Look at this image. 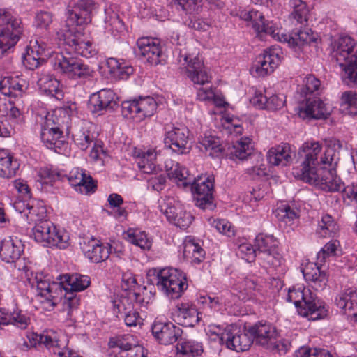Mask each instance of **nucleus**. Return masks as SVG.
Returning a JSON list of instances; mask_svg holds the SVG:
<instances>
[{"label":"nucleus","mask_w":357,"mask_h":357,"mask_svg":"<svg viewBox=\"0 0 357 357\" xmlns=\"http://www.w3.org/2000/svg\"><path fill=\"white\" fill-rule=\"evenodd\" d=\"M189 131L186 128L172 127L166 130L164 144L173 152L178 154H185L189 152L188 144Z\"/></svg>","instance_id":"19"},{"label":"nucleus","mask_w":357,"mask_h":357,"mask_svg":"<svg viewBox=\"0 0 357 357\" xmlns=\"http://www.w3.org/2000/svg\"><path fill=\"white\" fill-rule=\"evenodd\" d=\"M108 345L112 349L110 357H146L145 349L134 344L132 336L130 335L111 337Z\"/></svg>","instance_id":"12"},{"label":"nucleus","mask_w":357,"mask_h":357,"mask_svg":"<svg viewBox=\"0 0 357 357\" xmlns=\"http://www.w3.org/2000/svg\"><path fill=\"white\" fill-rule=\"evenodd\" d=\"M354 40L349 36H341L332 43V56L339 65L351 59L352 56H357L354 51Z\"/></svg>","instance_id":"24"},{"label":"nucleus","mask_w":357,"mask_h":357,"mask_svg":"<svg viewBox=\"0 0 357 357\" xmlns=\"http://www.w3.org/2000/svg\"><path fill=\"white\" fill-rule=\"evenodd\" d=\"M335 303L357 322V291L355 289L348 288L340 292L335 297Z\"/></svg>","instance_id":"27"},{"label":"nucleus","mask_w":357,"mask_h":357,"mask_svg":"<svg viewBox=\"0 0 357 357\" xmlns=\"http://www.w3.org/2000/svg\"><path fill=\"white\" fill-rule=\"evenodd\" d=\"M287 300L294 303L298 313L308 319L317 320L326 316L324 303L308 288L289 289Z\"/></svg>","instance_id":"3"},{"label":"nucleus","mask_w":357,"mask_h":357,"mask_svg":"<svg viewBox=\"0 0 357 357\" xmlns=\"http://www.w3.org/2000/svg\"><path fill=\"white\" fill-rule=\"evenodd\" d=\"M331 107L319 98H306L305 102L298 107V114L303 119H326L330 115Z\"/></svg>","instance_id":"20"},{"label":"nucleus","mask_w":357,"mask_h":357,"mask_svg":"<svg viewBox=\"0 0 357 357\" xmlns=\"http://www.w3.org/2000/svg\"><path fill=\"white\" fill-rule=\"evenodd\" d=\"M240 17L250 21L252 28L261 38L268 35L273 39L287 43L292 47H298L304 52H307L310 46L317 47V34L306 25L295 27L290 34L280 33L279 29L272 22L266 23L264 15L257 10H250L240 14Z\"/></svg>","instance_id":"2"},{"label":"nucleus","mask_w":357,"mask_h":357,"mask_svg":"<svg viewBox=\"0 0 357 357\" xmlns=\"http://www.w3.org/2000/svg\"><path fill=\"white\" fill-rule=\"evenodd\" d=\"M165 167L169 178L176 182L178 185L186 188L195 181V177L178 162L171 161L170 164L166 163Z\"/></svg>","instance_id":"31"},{"label":"nucleus","mask_w":357,"mask_h":357,"mask_svg":"<svg viewBox=\"0 0 357 357\" xmlns=\"http://www.w3.org/2000/svg\"><path fill=\"white\" fill-rule=\"evenodd\" d=\"M183 257L194 264H200L205 258V251L195 240L190 236L183 242Z\"/></svg>","instance_id":"36"},{"label":"nucleus","mask_w":357,"mask_h":357,"mask_svg":"<svg viewBox=\"0 0 357 357\" xmlns=\"http://www.w3.org/2000/svg\"><path fill=\"white\" fill-rule=\"evenodd\" d=\"M237 254L248 262L254 261L258 257L257 248H254L249 243H241L238 248Z\"/></svg>","instance_id":"58"},{"label":"nucleus","mask_w":357,"mask_h":357,"mask_svg":"<svg viewBox=\"0 0 357 357\" xmlns=\"http://www.w3.org/2000/svg\"><path fill=\"white\" fill-rule=\"evenodd\" d=\"M54 68L73 79H86L93 76L94 70L82 60L57 53L54 59Z\"/></svg>","instance_id":"7"},{"label":"nucleus","mask_w":357,"mask_h":357,"mask_svg":"<svg viewBox=\"0 0 357 357\" xmlns=\"http://www.w3.org/2000/svg\"><path fill=\"white\" fill-rule=\"evenodd\" d=\"M147 276H153V279H150L151 282L155 284L158 290L172 299L180 298L188 288L185 274L177 268H165L159 271L150 270Z\"/></svg>","instance_id":"4"},{"label":"nucleus","mask_w":357,"mask_h":357,"mask_svg":"<svg viewBox=\"0 0 357 357\" xmlns=\"http://www.w3.org/2000/svg\"><path fill=\"white\" fill-rule=\"evenodd\" d=\"M214 340H218L220 344H225L226 347L237 352L245 351L249 349L253 343V338L250 333L245 331L226 330L220 335L216 332Z\"/></svg>","instance_id":"14"},{"label":"nucleus","mask_w":357,"mask_h":357,"mask_svg":"<svg viewBox=\"0 0 357 357\" xmlns=\"http://www.w3.org/2000/svg\"><path fill=\"white\" fill-rule=\"evenodd\" d=\"M38 176L39 177L38 180V181L48 184L54 181L57 178L60 179L61 174L59 172H56L52 168L45 167L40 169Z\"/></svg>","instance_id":"59"},{"label":"nucleus","mask_w":357,"mask_h":357,"mask_svg":"<svg viewBox=\"0 0 357 357\" xmlns=\"http://www.w3.org/2000/svg\"><path fill=\"white\" fill-rule=\"evenodd\" d=\"M106 17L105 22L106 23V29L114 36L124 31V23L119 18L117 13L114 12L112 8H109L105 10Z\"/></svg>","instance_id":"45"},{"label":"nucleus","mask_w":357,"mask_h":357,"mask_svg":"<svg viewBox=\"0 0 357 357\" xmlns=\"http://www.w3.org/2000/svg\"><path fill=\"white\" fill-rule=\"evenodd\" d=\"M132 309V303L128 298L123 297L114 301V311L119 319L124 314L130 313Z\"/></svg>","instance_id":"57"},{"label":"nucleus","mask_w":357,"mask_h":357,"mask_svg":"<svg viewBox=\"0 0 357 357\" xmlns=\"http://www.w3.org/2000/svg\"><path fill=\"white\" fill-rule=\"evenodd\" d=\"M123 238L129 243L139 247L144 250H149L151 248V242L146 234L137 229L130 228L123 233Z\"/></svg>","instance_id":"40"},{"label":"nucleus","mask_w":357,"mask_h":357,"mask_svg":"<svg viewBox=\"0 0 357 357\" xmlns=\"http://www.w3.org/2000/svg\"><path fill=\"white\" fill-rule=\"evenodd\" d=\"M38 58L39 56H36L35 54L26 49V53L22 58L23 65L26 68L33 70L45 62L43 60L38 59Z\"/></svg>","instance_id":"63"},{"label":"nucleus","mask_w":357,"mask_h":357,"mask_svg":"<svg viewBox=\"0 0 357 357\" xmlns=\"http://www.w3.org/2000/svg\"><path fill=\"white\" fill-rule=\"evenodd\" d=\"M68 180L70 185L82 194L93 192L96 188L92 177L79 168L73 169L68 176Z\"/></svg>","instance_id":"26"},{"label":"nucleus","mask_w":357,"mask_h":357,"mask_svg":"<svg viewBox=\"0 0 357 357\" xmlns=\"http://www.w3.org/2000/svg\"><path fill=\"white\" fill-rule=\"evenodd\" d=\"M282 51L278 47H273L259 54L253 63L250 70L254 76L264 77L273 72L282 59Z\"/></svg>","instance_id":"15"},{"label":"nucleus","mask_w":357,"mask_h":357,"mask_svg":"<svg viewBox=\"0 0 357 357\" xmlns=\"http://www.w3.org/2000/svg\"><path fill=\"white\" fill-rule=\"evenodd\" d=\"M158 171L149 174H151V177L148 179V184L153 190L160 192L166 185V178L163 174H158Z\"/></svg>","instance_id":"60"},{"label":"nucleus","mask_w":357,"mask_h":357,"mask_svg":"<svg viewBox=\"0 0 357 357\" xmlns=\"http://www.w3.org/2000/svg\"><path fill=\"white\" fill-rule=\"evenodd\" d=\"M39 89L45 94L61 100L63 97V93L60 88V82L52 75L49 73L40 74L38 79Z\"/></svg>","instance_id":"33"},{"label":"nucleus","mask_w":357,"mask_h":357,"mask_svg":"<svg viewBox=\"0 0 357 357\" xmlns=\"http://www.w3.org/2000/svg\"><path fill=\"white\" fill-rule=\"evenodd\" d=\"M320 86V81L312 75H307L303 79V85L301 93L307 95L318 90Z\"/></svg>","instance_id":"61"},{"label":"nucleus","mask_w":357,"mask_h":357,"mask_svg":"<svg viewBox=\"0 0 357 357\" xmlns=\"http://www.w3.org/2000/svg\"><path fill=\"white\" fill-rule=\"evenodd\" d=\"M45 209L41 207L35 226L32 229L34 240L46 247H56L64 249L69 245V237L66 234L60 233L56 227L49 220H43L45 216Z\"/></svg>","instance_id":"5"},{"label":"nucleus","mask_w":357,"mask_h":357,"mask_svg":"<svg viewBox=\"0 0 357 357\" xmlns=\"http://www.w3.org/2000/svg\"><path fill=\"white\" fill-rule=\"evenodd\" d=\"M258 257L263 261L264 266L271 268L275 271H278L281 268L283 262V259L278 252L277 249L273 252H264Z\"/></svg>","instance_id":"53"},{"label":"nucleus","mask_w":357,"mask_h":357,"mask_svg":"<svg viewBox=\"0 0 357 357\" xmlns=\"http://www.w3.org/2000/svg\"><path fill=\"white\" fill-rule=\"evenodd\" d=\"M343 203L347 206L357 205V181L347 185H344L342 190Z\"/></svg>","instance_id":"54"},{"label":"nucleus","mask_w":357,"mask_h":357,"mask_svg":"<svg viewBox=\"0 0 357 357\" xmlns=\"http://www.w3.org/2000/svg\"><path fill=\"white\" fill-rule=\"evenodd\" d=\"M133 156L139 169L144 174L154 173L159 170L157 166V158L160 154V151L156 147H149L144 149H135Z\"/></svg>","instance_id":"21"},{"label":"nucleus","mask_w":357,"mask_h":357,"mask_svg":"<svg viewBox=\"0 0 357 357\" xmlns=\"http://www.w3.org/2000/svg\"><path fill=\"white\" fill-rule=\"evenodd\" d=\"M24 31L20 19L0 9V59L19 40Z\"/></svg>","instance_id":"6"},{"label":"nucleus","mask_w":357,"mask_h":357,"mask_svg":"<svg viewBox=\"0 0 357 357\" xmlns=\"http://www.w3.org/2000/svg\"><path fill=\"white\" fill-rule=\"evenodd\" d=\"M75 144L81 149L86 150L91 144L94 143L96 137L86 128H82L73 135Z\"/></svg>","instance_id":"49"},{"label":"nucleus","mask_w":357,"mask_h":357,"mask_svg":"<svg viewBox=\"0 0 357 357\" xmlns=\"http://www.w3.org/2000/svg\"><path fill=\"white\" fill-rule=\"evenodd\" d=\"M136 52L144 57L151 65H158L165 62L166 56L160 40L156 38L142 37L137 41Z\"/></svg>","instance_id":"16"},{"label":"nucleus","mask_w":357,"mask_h":357,"mask_svg":"<svg viewBox=\"0 0 357 357\" xmlns=\"http://www.w3.org/2000/svg\"><path fill=\"white\" fill-rule=\"evenodd\" d=\"M107 65L110 74L119 79H127L134 72L133 68L124 61L109 58Z\"/></svg>","instance_id":"39"},{"label":"nucleus","mask_w":357,"mask_h":357,"mask_svg":"<svg viewBox=\"0 0 357 357\" xmlns=\"http://www.w3.org/2000/svg\"><path fill=\"white\" fill-rule=\"evenodd\" d=\"M14 207L20 213H24L30 222L37 220L36 217L38 215V211H40V208L30 206L29 204H26L22 201L15 202Z\"/></svg>","instance_id":"55"},{"label":"nucleus","mask_w":357,"mask_h":357,"mask_svg":"<svg viewBox=\"0 0 357 357\" xmlns=\"http://www.w3.org/2000/svg\"><path fill=\"white\" fill-rule=\"evenodd\" d=\"M40 138L47 148L58 153L61 151V146L64 145L65 142V137L61 129L50 130L41 128Z\"/></svg>","instance_id":"38"},{"label":"nucleus","mask_w":357,"mask_h":357,"mask_svg":"<svg viewBox=\"0 0 357 357\" xmlns=\"http://www.w3.org/2000/svg\"><path fill=\"white\" fill-rule=\"evenodd\" d=\"M36 26L47 29L52 23L53 15L50 12L40 11L35 17Z\"/></svg>","instance_id":"64"},{"label":"nucleus","mask_w":357,"mask_h":357,"mask_svg":"<svg viewBox=\"0 0 357 357\" xmlns=\"http://www.w3.org/2000/svg\"><path fill=\"white\" fill-rule=\"evenodd\" d=\"M274 214L281 227H290L293 229L298 222V210L289 205L279 206L274 211Z\"/></svg>","instance_id":"37"},{"label":"nucleus","mask_w":357,"mask_h":357,"mask_svg":"<svg viewBox=\"0 0 357 357\" xmlns=\"http://www.w3.org/2000/svg\"><path fill=\"white\" fill-rule=\"evenodd\" d=\"M18 164L13 160L10 153L5 150L0 149V177L10 178L15 175Z\"/></svg>","instance_id":"41"},{"label":"nucleus","mask_w":357,"mask_h":357,"mask_svg":"<svg viewBox=\"0 0 357 357\" xmlns=\"http://www.w3.org/2000/svg\"><path fill=\"white\" fill-rule=\"evenodd\" d=\"M339 160L333 146L324 148L319 142H306L298 149L293 174L325 192H342L344 183L335 170Z\"/></svg>","instance_id":"1"},{"label":"nucleus","mask_w":357,"mask_h":357,"mask_svg":"<svg viewBox=\"0 0 357 357\" xmlns=\"http://www.w3.org/2000/svg\"><path fill=\"white\" fill-rule=\"evenodd\" d=\"M253 340L262 346L267 345L268 342L274 340L277 336V331L275 326L270 323L259 322L248 329Z\"/></svg>","instance_id":"30"},{"label":"nucleus","mask_w":357,"mask_h":357,"mask_svg":"<svg viewBox=\"0 0 357 357\" xmlns=\"http://www.w3.org/2000/svg\"><path fill=\"white\" fill-rule=\"evenodd\" d=\"M338 226L335 220L331 215L326 214L319 222L317 233L319 236L325 238L336 234Z\"/></svg>","instance_id":"47"},{"label":"nucleus","mask_w":357,"mask_h":357,"mask_svg":"<svg viewBox=\"0 0 357 357\" xmlns=\"http://www.w3.org/2000/svg\"><path fill=\"white\" fill-rule=\"evenodd\" d=\"M60 45L69 47L68 51L75 52L77 54L89 58L94 54L95 50L89 40H85L83 35L73 29L66 28L56 33Z\"/></svg>","instance_id":"11"},{"label":"nucleus","mask_w":357,"mask_h":357,"mask_svg":"<svg viewBox=\"0 0 357 357\" xmlns=\"http://www.w3.org/2000/svg\"><path fill=\"white\" fill-rule=\"evenodd\" d=\"M81 248L85 257L91 261L99 263L107 260L111 253L110 244H103L95 238L84 241Z\"/></svg>","instance_id":"23"},{"label":"nucleus","mask_w":357,"mask_h":357,"mask_svg":"<svg viewBox=\"0 0 357 357\" xmlns=\"http://www.w3.org/2000/svg\"><path fill=\"white\" fill-rule=\"evenodd\" d=\"M96 8L93 0H77L70 3L66 8V27L79 26L91 22V15Z\"/></svg>","instance_id":"10"},{"label":"nucleus","mask_w":357,"mask_h":357,"mask_svg":"<svg viewBox=\"0 0 357 357\" xmlns=\"http://www.w3.org/2000/svg\"><path fill=\"white\" fill-rule=\"evenodd\" d=\"M199 149L202 151H205L212 158L220 156L222 148L220 140L213 136H205L202 137L199 142Z\"/></svg>","instance_id":"43"},{"label":"nucleus","mask_w":357,"mask_h":357,"mask_svg":"<svg viewBox=\"0 0 357 357\" xmlns=\"http://www.w3.org/2000/svg\"><path fill=\"white\" fill-rule=\"evenodd\" d=\"M27 49L35 54L36 56H39L38 59L45 61H47L53 52L51 47L45 42L38 39L31 40Z\"/></svg>","instance_id":"51"},{"label":"nucleus","mask_w":357,"mask_h":357,"mask_svg":"<svg viewBox=\"0 0 357 357\" xmlns=\"http://www.w3.org/2000/svg\"><path fill=\"white\" fill-rule=\"evenodd\" d=\"M296 357H333L331 353L324 349L301 347L296 351Z\"/></svg>","instance_id":"56"},{"label":"nucleus","mask_w":357,"mask_h":357,"mask_svg":"<svg viewBox=\"0 0 357 357\" xmlns=\"http://www.w3.org/2000/svg\"><path fill=\"white\" fill-rule=\"evenodd\" d=\"M61 284L66 291H81L91 283L89 276L78 273L66 274L61 276Z\"/></svg>","instance_id":"34"},{"label":"nucleus","mask_w":357,"mask_h":357,"mask_svg":"<svg viewBox=\"0 0 357 357\" xmlns=\"http://www.w3.org/2000/svg\"><path fill=\"white\" fill-rule=\"evenodd\" d=\"M157 108L156 101L151 96L139 97L137 99L124 101L121 104V112L124 117L141 121L153 115Z\"/></svg>","instance_id":"9"},{"label":"nucleus","mask_w":357,"mask_h":357,"mask_svg":"<svg viewBox=\"0 0 357 357\" xmlns=\"http://www.w3.org/2000/svg\"><path fill=\"white\" fill-rule=\"evenodd\" d=\"M255 246L257 248L258 257L264 252H273L277 249L278 242L272 235L259 234L255 238Z\"/></svg>","instance_id":"46"},{"label":"nucleus","mask_w":357,"mask_h":357,"mask_svg":"<svg viewBox=\"0 0 357 357\" xmlns=\"http://www.w3.org/2000/svg\"><path fill=\"white\" fill-rule=\"evenodd\" d=\"M341 108L343 112L349 115L357 114V93L347 91L341 96Z\"/></svg>","instance_id":"48"},{"label":"nucleus","mask_w":357,"mask_h":357,"mask_svg":"<svg viewBox=\"0 0 357 357\" xmlns=\"http://www.w3.org/2000/svg\"><path fill=\"white\" fill-rule=\"evenodd\" d=\"M289 6L292 10L289 19L295 27L306 25L308 22L310 10L306 3L302 0H291Z\"/></svg>","instance_id":"32"},{"label":"nucleus","mask_w":357,"mask_h":357,"mask_svg":"<svg viewBox=\"0 0 357 357\" xmlns=\"http://www.w3.org/2000/svg\"><path fill=\"white\" fill-rule=\"evenodd\" d=\"M118 98L111 89H104L93 93L89 100V108L93 114H102L117 106Z\"/></svg>","instance_id":"18"},{"label":"nucleus","mask_w":357,"mask_h":357,"mask_svg":"<svg viewBox=\"0 0 357 357\" xmlns=\"http://www.w3.org/2000/svg\"><path fill=\"white\" fill-rule=\"evenodd\" d=\"M177 61L180 68L185 69L188 77L195 84L204 85L211 82V76L197 55L182 50Z\"/></svg>","instance_id":"8"},{"label":"nucleus","mask_w":357,"mask_h":357,"mask_svg":"<svg viewBox=\"0 0 357 357\" xmlns=\"http://www.w3.org/2000/svg\"><path fill=\"white\" fill-rule=\"evenodd\" d=\"M152 333L160 344L167 345L176 342L181 336L182 330L172 323L155 322Z\"/></svg>","instance_id":"25"},{"label":"nucleus","mask_w":357,"mask_h":357,"mask_svg":"<svg viewBox=\"0 0 357 357\" xmlns=\"http://www.w3.org/2000/svg\"><path fill=\"white\" fill-rule=\"evenodd\" d=\"M252 146L251 140L249 138H241L240 140L234 143L230 148L229 155L233 160L238 159L241 160H245L252 154Z\"/></svg>","instance_id":"42"},{"label":"nucleus","mask_w":357,"mask_h":357,"mask_svg":"<svg viewBox=\"0 0 357 357\" xmlns=\"http://www.w3.org/2000/svg\"><path fill=\"white\" fill-rule=\"evenodd\" d=\"M176 351L186 353L192 357L199 356L203 352L201 343L188 339L181 338L176 345Z\"/></svg>","instance_id":"50"},{"label":"nucleus","mask_w":357,"mask_h":357,"mask_svg":"<svg viewBox=\"0 0 357 357\" xmlns=\"http://www.w3.org/2000/svg\"><path fill=\"white\" fill-rule=\"evenodd\" d=\"M24 245L17 238L8 237L1 241L0 257L6 263L17 260L23 252Z\"/></svg>","instance_id":"29"},{"label":"nucleus","mask_w":357,"mask_h":357,"mask_svg":"<svg viewBox=\"0 0 357 357\" xmlns=\"http://www.w3.org/2000/svg\"><path fill=\"white\" fill-rule=\"evenodd\" d=\"M29 282L32 287H36L38 295L43 297L51 306L56 305L59 294L62 291L61 282H50L47 275L36 273L34 277L29 278Z\"/></svg>","instance_id":"13"},{"label":"nucleus","mask_w":357,"mask_h":357,"mask_svg":"<svg viewBox=\"0 0 357 357\" xmlns=\"http://www.w3.org/2000/svg\"><path fill=\"white\" fill-rule=\"evenodd\" d=\"M291 160V147L289 144L271 148L267 153V160L272 165L287 166Z\"/></svg>","instance_id":"35"},{"label":"nucleus","mask_w":357,"mask_h":357,"mask_svg":"<svg viewBox=\"0 0 357 357\" xmlns=\"http://www.w3.org/2000/svg\"><path fill=\"white\" fill-rule=\"evenodd\" d=\"M160 211L166 216L167 219L173 222L176 217L178 216L179 210L182 208L172 197H167L163 199L160 204Z\"/></svg>","instance_id":"52"},{"label":"nucleus","mask_w":357,"mask_h":357,"mask_svg":"<svg viewBox=\"0 0 357 357\" xmlns=\"http://www.w3.org/2000/svg\"><path fill=\"white\" fill-rule=\"evenodd\" d=\"M192 192L195 196V205L203 210L212 211L215 205L213 203V182L207 177L202 179L201 177L196 178L190 185Z\"/></svg>","instance_id":"17"},{"label":"nucleus","mask_w":357,"mask_h":357,"mask_svg":"<svg viewBox=\"0 0 357 357\" xmlns=\"http://www.w3.org/2000/svg\"><path fill=\"white\" fill-rule=\"evenodd\" d=\"M172 317L176 323L185 327H193L200 320L196 307L190 303H178Z\"/></svg>","instance_id":"22"},{"label":"nucleus","mask_w":357,"mask_h":357,"mask_svg":"<svg viewBox=\"0 0 357 357\" xmlns=\"http://www.w3.org/2000/svg\"><path fill=\"white\" fill-rule=\"evenodd\" d=\"M1 325L13 324L21 329L27 328L30 319L20 310H13L1 314Z\"/></svg>","instance_id":"44"},{"label":"nucleus","mask_w":357,"mask_h":357,"mask_svg":"<svg viewBox=\"0 0 357 357\" xmlns=\"http://www.w3.org/2000/svg\"><path fill=\"white\" fill-rule=\"evenodd\" d=\"M302 272L305 279L311 283L312 287L316 291L323 290L326 287L328 278L322 268L309 262L302 269Z\"/></svg>","instance_id":"28"},{"label":"nucleus","mask_w":357,"mask_h":357,"mask_svg":"<svg viewBox=\"0 0 357 357\" xmlns=\"http://www.w3.org/2000/svg\"><path fill=\"white\" fill-rule=\"evenodd\" d=\"M211 225L220 234L228 237L234 235V229L231 224L226 220H214Z\"/></svg>","instance_id":"62"}]
</instances>
